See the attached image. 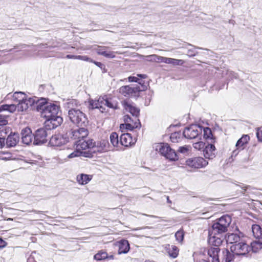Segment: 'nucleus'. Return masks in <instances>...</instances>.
<instances>
[{
	"instance_id": "f257e3e1",
	"label": "nucleus",
	"mask_w": 262,
	"mask_h": 262,
	"mask_svg": "<svg viewBox=\"0 0 262 262\" xmlns=\"http://www.w3.org/2000/svg\"><path fill=\"white\" fill-rule=\"evenodd\" d=\"M68 117L73 123L81 126L73 132L75 138L78 139L75 142L76 147H95L93 140L86 138L88 131L84 127L88 124V120L86 115L79 109L71 108L68 112Z\"/></svg>"
},
{
	"instance_id": "f03ea898",
	"label": "nucleus",
	"mask_w": 262,
	"mask_h": 262,
	"mask_svg": "<svg viewBox=\"0 0 262 262\" xmlns=\"http://www.w3.org/2000/svg\"><path fill=\"white\" fill-rule=\"evenodd\" d=\"M36 104L37 111L41 113L42 117L46 119L45 124L47 129H53L61 125L63 119L58 106L48 103L43 98L38 99Z\"/></svg>"
},
{
	"instance_id": "7ed1b4c3",
	"label": "nucleus",
	"mask_w": 262,
	"mask_h": 262,
	"mask_svg": "<svg viewBox=\"0 0 262 262\" xmlns=\"http://www.w3.org/2000/svg\"><path fill=\"white\" fill-rule=\"evenodd\" d=\"M13 99L18 102L17 110L21 112L27 110L38 100V98L36 97H28L25 93L21 92L14 93L13 95Z\"/></svg>"
},
{
	"instance_id": "20e7f679",
	"label": "nucleus",
	"mask_w": 262,
	"mask_h": 262,
	"mask_svg": "<svg viewBox=\"0 0 262 262\" xmlns=\"http://www.w3.org/2000/svg\"><path fill=\"white\" fill-rule=\"evenodd\" d=\"M231 222L232 219L229 215H224L215 220L209 229L217 232L218 233H224L227 232Z\"/></svg>"
},
{
	"instance_id": "39448f33",
	"label": "nucleus",
	"mask_w": 262,
	"mask_h": 262,
	"mask_svg": "<svg viewBox=\"0 0 262 262\" xmlns=\"http://www.w3.org/2000/svg\"><path fill=\"white\" fill-rule=\"evenodd\" d=\"M146 89V86H143L141 88L137 84L125 85L119 88V93L127 97H138L140 92L144 91Z\"/></svg>"
},
{
	"instance_id": "423d86ee",
	"label": "nucleus",
	"mask_w": 262,
	"mask_h": 262,
	"mask_svg": "<svg viewBox=\"0 0 262 262\" xmlns=\"http://www.w3.org/2000/svg\"><path fill=\"white\" fill-rule=\"evenodd\" d=\"M208 164V161L201 157L188 158L185 161L186 166L192 170L205 168Z\"/></svg>"
},
{
	"instance_id": "0eeeda50",
	"label": "nucleus",
	"mask_w": 262,
	"mask_h": 262,
	"mask_svg": "<svg viewBox=\"0 0 262 262\" xmlns=\"http://www.w3.org/2000/svg\"><path fill=\"white\" fill-rule=\"evenodd\" d=\"M231 251H233L237 255H245L250 251V247L244 240L241 241L238 243L233 245L230 247Z\"/></svg>"
},
{
	"instance_id": "6e6552de",
	"label": "nucleus",
	"mask_w": 262,
	"mask_h": 262,
	"mask_svg": "<svg viewBox=\"0 0 262 262\" xmlns=\"http://www.w3.org/2000/svg\"><path fill=\"white\" fill-rule=\"evenodd\" d=\"M202 132V128L201 126L196 124H192L185 128L183 132V135L186 138L194 139Z\"/></svg>"
},
{
	"instance_id": "1a4fd4ad",
	"label": "nucleus",
	"mask_w": 262,
	"mask_h": 262,
	"mask_svg": "<svg viewBox=\"0 0 262 262\" xmlns=\"http://www.w3.org/2000/svg\"><path fill=\"white\" fill-rule=\"evenodd\" d=\"M221 233H218L211 229L208 230V243L210 245L219 247L222 244L223 240L220 236Z\"/></svg>"
},
{
	"instance_id": "9d476101",
	"label": "nucleus",
	"mask_w": 262,
	"mask_h": 262,
	"mask_svg": "<svg viewBox=\"0 0 262 262\" xmlns=\"http://www.w3.org/2000/svg\"><path fill=\"white\" fill-rule=\"evenodd\" d=\"M47 132L44 128H39L36 132L35 135H33V145L40 146L47 141Z\"/></svg>"
},
{
	"instance_id": "9b49d317",
	"label": "nucleus",
	"mask_w": 262,
	"mask_h": 262,
	"mask_svg": "<svg viewBox=\"0 0 262 262\" xmlns=\"http://www.w3.org/2000/svg\"><path fill=\"white\" fill-rule=\"evenodd\" d=\"M22 142L26 145H33V135L31 129L25 127L21 132Z\"/></svg>"
},
{
	"instance_id": "f8f14e48",
	"label": "nucleus",
	"mask_w": 262,
	"mask_h": 262,
	"mask_svg": "<svg viewBox=\"0 0 262 262\" xmlns=\"http://www.w3.org/2000/svg\"><path fill=\"white\" fill-rule=\"evenodd\" d=\"M159 152L170 161H176L179 159L178 154L173 148H159Z\"/></svg>"
},
{
	"instance_id": "ddd939ff",
	"label": "nucleus",
	"mask_w": 262,
	"mask_h": 262,
	"mask_svg": "<svg viewBox=\"0 0 262 262\" xmlns=\"http://www.w3.org/2000/svg\"><path fill=\"white\" fill-rule=\"evenodd\" d=\"M106 96L100 97L98 100H92L90 101V105L93 108H99L101 112H103L105 110L104 106L106 104Z\"/></svg>"
},
{
	"instance_id": "4468645a",
	"label": "nucleus",
	"mask_w": 262,
	"mask_h": 262,
	"mask_svg": "<svg viewBox=\"0 0 262 262\" xmlns=\"http://www.w3.org/2000/svg\"><path fill=\"white\" fill-rule=\"evenodd\" d=\"M164 250L168 256L172 258H176L179 254V249L175 245L165 244L163 246Z\"/></svg>"
},
{
	"instance_id": "2eb2a0df",
	"label": "nucleus",
	"mask_w": 262,
	"mask_h": 262,
	"mask_svg": "<svg viewBox=\"0 0 262 262\" xmlns=\"http://www.w3.org/2000/svg\"><path fill=\"white\" fill-rule=\"evenodd\" d=\"M204 138L207 142V145L205 147H215V139L213 138L212 132L208 127H205L203 129Z\"/></svg>"
},
{
	"instance_id": "dca6fc26",
	"label": "nucleus",
	"mask_w": 262,
	"mask_h": 262,
	"mask_svg": "<svg viewBox=\"0 0 262 262\" xmlns=\"http://www.w3.org/2000/svg\"><path fill=\"white\" fill-rule=\"evenodd\" d=\"M120 144L125 147H128L129 146H133L136 142V140L133 141L131 135L130 134H124L121 135L120 138Z\"/></svg>"
},
{
	"instance_id": "f3484780",
	"label": "nucleus",
	"mask_w": 262,
	"mask_h": 262,
	"mask_svg": "<svg viewBox=\"0 0 262 262\" xmlns=\"http://www.w3.org/2000/svg\"><path fill=\"white\" fill-rule=\"evenodd\" d=\"M89 148H81V150H79L76 148V150L69 155L68 157L70 158L79 156L91 158L93 157V153L90 150H87Z\"/></svg>"
},
{
	"instance_id": "a211bd4d",
	"label": "nucleus",
	"mask_w": 262,
	"mask_h": 262,
	"mask_svg": "<svg viewBox=\"0 0 262 262\" xmlns=\"http://www.w3.org/2000/svg\"><path fill=\"white\" fill-rule=\"evenodd\" d=\"M19 141V134L11 133L6 139V144L9 147L15 146Z\"/></svg>"
},
{
	"instance_id": "6ab92c4d",
	"label": "nucleus",
	"mask_w": 262,
	"mask_h": 262,
	"mask_svg": "<svg viewBox=\"0 0 262 262\" xmlns=\"http://www.w3.org/2000/svg\"><path fill=\"white\" fill-rule=\"evenodd\" d=\"M116 246L118 247V254H119L127 253L130 249L128 242L126 239H121L117 242Z\"/></svg>"
},
{
	"instance_id": "aec40b11",
	"label": "nucleus",
	"mask_w": 262,
	"mask_h": 262,
	"mask_svg": "<svg viewBox=\"0 0 262 262\" xmlns=\"http://www.w3.org/2000/svg\"><path fill=\"white\" fill-rule=\"evenodd\" d=\"M66 138L60 135L53 136L50 139V143L52 146L58 147L64 145L67 142Z\"/></svg>"
},
{
	"instance_id": "412c9836",
	"label": "nucleus",
	"mask_w": 262,
	"mask_h": 262,
	"mask_svg": "<svg viewBox=\"0 0 262 262\" xmlns=\"http://www.w3.org/2000/svg\"><path fill=\"white\" fill-rule=\"evenodd\" d=\"M220 252L219 247H210L207 250L208 255L212 258V262H220L219 254Z\"/></svg>"
},
{
	"instance_id": "4be33fe9",
	"label": "nucleus",
	"mask_w": 262,
	"mask_h": 262,
	"mask_svg": "<svg viewBox=\"0 0 262 262\" xmlns=\"http://www.w3.org/2000/svg\"><path fill=\"white\" fill-rule=\"evenodd\" d=\"M6 125L0 124V145L1 147L5 146V139L4 137L11 130L10 128Z\"/></svg>"
},
{
	"instance_id": "5701e85b",
	"label": "nucleus",
	"mask_w": 262,
	"mask_h": 262,
	"mask_svg": "<svg viewBox=\"0 0 262 262\" xmlns=\"http://www.w3.org/2000/svg\"><path fill=\"white\" fill-rule=\"evenodd\" d=\"M147 76L145 74H137L136 76H129L128 77V80L129 82H135L138 83L141 88H143V86H146L144 85V82H143L142 79L146 78Z\"/></svg>"
},
{
	"instance_id": "b1692460",
	"label": "nucleus",
	"mask_w": 262,
	"mask_h": 262,
	"mask_svg": "<svg viewBox=\"0 0 262 262\" xmlns=\"http://www.w3.org/2000/svg\"><path fill=\"white\" fill-rule=\"evenodd\" d=\"M124 106L125 110L128 111L133 116L137 118L139 115L140 110L134 106L133 104L124 102Z\"/></svg>"
},
{
	"instance_id": "393cba45",
	"label": "nucleus",
	"mask_w": 262,
	"mask_h": 262,
	"mask_svg": "<svg viewBox=\"0 0 262 262\" xmlns=\"http://www.w3.org/2000/svg\"><path fill=\"white\" fill-rule=\"evenodd\" d=\"M92 179V176L81 174L77 176V181L80 185H85L88 184Z\"/></svg>"
},
{
	"instance_id": "a878e982",
	"label": "nucleus",
	"mask_w": 262,
	"mask_h": 262,
	"mask_svg": "<svg viewBox=\"0 0 262 262\" xmlns=\"http://www.w3.org/2000/svg\"><path fill=\"white\" fill-rule=\"evenodd\" d=\"M257 240L251 243L250 250L253 252H257L262 249V238H256Z\"/></svg>"
},
{
	"instance_id": "bb28decb",
	"label": "nucleus",
	"mask_w": 262,
	"mask_h": 262,
	"mask_svg": "<svg viewBox=\"0 0 262 262\" xmlns=\"http://www.w3.org/2000/svg\"><path fill=\"white\" fill-rule=\"evenodd\" d=\"M203 155L206 159H212L216 154V148H203Z\"/></svg>"
},
{
	"instance_id": "cd10ccee",
	"label": "nucleus",
	"mask_w": 262,
	"mask_h": 262,
	"mask_svg": "<svg viewBox=\"0 0 262 262\" xmlns=\"http://www.w3.org/2000/svg\"><path fill=\"white\" fill-rule=\"evenodd\" d=\"M242 239L237 234L231 233L229 234L227 238L226 241L228 243L236 244L238 243Z\"/></svg>"
},
{
	"instance_id": "c85d7f7f",
	"label": "nucleus",
	"mask_w": 262,
	"mask_h": 262,
	"mask_svg": "<svg viewBox=\"0 0 262 262\" xmlns=\"http://www.w3.org/2000/svg\"><path fill=\"white\" fill-rule=\"evenodd\" d=\"M252 231L253 235L255 238H262V228L259 225H253Z\"/></svg>"
},
{
	"instance_id": "c756f323",
	"label": "nucleus",
	"mask_w": 262,
	"mask_h": 262,
	"mask_svg": "<svg viewBox=\"0 0 262 262\" xmlns=\"http://www.w3.org/2000/svg\"><path fill=\"white\" fill-rule=\"evenodd\" d=\"M164 60H165L164 61V63L167 64H171L173 66H182L185 63V61L182 59H177L174 58L166 57Z\"/></svg>"
},
{
	"instance_id": "7c9ffc66",
	"label": "nucleus",
	"mask_w": 262,
	"mask_h": 262,
	"mask_svg": "<svg viewBox=\"0 0 262 262\" xmlns=\"http://www.w3.org/2000/svg\"><path fill=\"white\" fill-rule=\"evenodd\" d=\"M250 140V137L248 135H244L243 136L237 141L236 143V147H242L246 146L249 141Z\"/></svg>"
},
{
	"instance_id": "2f4dec72",
	"label": "nucleus",
	"mask_w": 262,
	"mask_h": 262,
	"mask_svg": "<svg viewBox=\"0 0 262 262\" xmlns=\"http://www.w3.org/2000/svg\"><path fill=\"white\" fill-rule=\"evenodd\" d=\"M138 125H140V123L139 122V120L137 119V120L135 121L134 125L130 124V123L121 124L120 125V128L121 129H123V128H125L127 130H132L134 128H137L138 127Z\"/></svg>"
},
{
	"instance_id": "473e14b6",
	"label": "nucleus",
	"mask_w": 262,
	"mask_h": 262,
	"mask_svg": "<svg viewBox=\"0 0 262 262\" xmlns=\"http://www.w3.org/2000/svg\"><path fill=\"white\" fill-rule=\"evenodd\" d=\"M224 259L225 262H232L235 258L234 253L233 251H229L228 249H225L223 251Z\"/></svg>"
},
{
	"instance_id": "72a5a7b5",
	"label": "nucleus",
	"mask_w": 262,
	"mask_h": 262,
	"mask_svg": "<svg viewBox=\"0 0 262 262\" xmlns=\"http://www.w3.org/2000/svg\"><path fill=\"white\" fill-rule=\"evenodd\" d=\"M16 109H17V105L11 104H3L0 106V113L7 111L10 113L14 112Z\"/></svg>"
},
{
	"instance_id": "f704fd0d",
	"label": "nucleus",
	"mask_w": 262,
	"mask_h": 262,
	"mask_svg": "<svg viewBox=\"0 0 262 262\" xmlns=\"http://www.w3.org/2000/svg\"><path fill=\"white\" fill-rule=\"evenodd\" d=\"M106 104H105V106L109 108H112L113 109H117L118 108V102L115 100H114L111 98H108L107 96L106 97Z\"/></svg>"
},
{
	"instance_id": "c9c22d12",
	"label": "nucleus",
	"mask_w": 262,
	"mask_h": 262,
	"mask_svg": "<svg viewBox=\"0 0 262 262\" xmlns=\"http://www.w3.org/2000/svg\"><path fill=\"white\" fill-rule=\"evenodd\" d=\"M107 256L108 254L106 252L100 250L94 255V258L97 260H101L106 259Z\"/></svg>"
},
{
	"instance_id": "e433bc0d",
	"label": "nucleus",
	"mask_w": 262,
	"mask_h": 262,
	"mask_svg": "<svg viewBox=\"0 0 262 262\" xmlns=\"http://www.w3.org/2000/svg\"><path fill=\"white\" fill-rule=\"evenodd\" d=\"M110 141L112 145L115 147L118 146V135L116 132H113L110 136Z\"/></svg>"
},
{
	"instance_id": "4c0bfd02",
	"label": "nucleus",
	"mask_w": 262,
	"mask_h": 262,
	"mask_svg": "<svg viewBox=\"0 0 262 262\" xmlns=\"http://www.w3.org/2000/svg\"><path fill=\"white\" fill-rule=\"evenodd\" d=\"M185 232L183 229H180L178 230L175 233V237L176 240L180 243L182 244L184 237Z\"/></svg>"
},
{
	"instance_id": "58836bf2",
	"label": "nucleus",
	"mask_w": 262,
	"mask_h": 262,
	"mask_svg": "<svg viewBox=\"0 0 262 262\" xmlns=\"http://www.w3.org/2000/svg\"><path fill=\"white\" fill-rule=\"evenodd\" d=\"M13 156L11 153L8 151H1L0 152V159L8 160L13 159Z\"/></svg>"
},
{
	"instance_id": "ea45409f",
	"label": "nucleus",
	"mask_w": 262,
	"mask_h": 262,
	"mask_svg": "<svg viewBox=\"0 0 262 262\" xmlns=\"http://www.w3.org/2000/svg\"><path fill=\"white\" fill-rule=\"evenodd\" d=\"M99 55L104 56L108 58H114L115 57V52L105 50L104 52H99Z\"/></svg>"
},
{
	"instance_id": "a19ab883",
	"label": "nucleus",
	"mask_w": 262,
	"mask_h": 262,
	"mask_svg": "<svg viewBox=\"0 0 262 262\" xmlns=\"http://www.w3.org/2000/svg\"><path fill=\"white\" fill-rule=\"evenodd\" d=\"M181 137V132H174L171 134L170 139L172 142H178Z\"/></svg>"
},
{
	"instance_id": "79ce46f5",
	"label": "nucleus",
	"mask_w": 262,
	"mask_h": 262,
	"mask_svg": "<svg viewBox=\"0 0 262 262\" xmlns=\"http://www.w3.org/2000/svg\"><path fill=\"white\" fill-rule=\"evenodd\" d=\"M149 57L151 58V60H153V61H155L156 62H163V63H164V61L165 60L164 59H166V58L165 57L155 55V54L151 55Z\"/></svg>"
},
{
	"instance_id": "37998d69",
	"label": "nucleus",
	"mask_w": 262,
	"mask_h": 262,
	"mask_svg": "<svg viewBox=\"0 0 262 262\" xmlns=\"http://www.w3.org/2000/svg\"><path fill=\"white\" fill-rule=\"evenodd\" d=\"M8 124V120H7L6 115L0 114V124L7 125Z\"/></svg>"
},
{
	"instance_id": "c03bdc74",
	"label": "nucleus",
	"mask_w": 262,
	"mask_h": 262,
	"mask_svg": "<svg viewBox=\"0 0 262 262\" xmlns=\"http://www.w3.org/2000/svg\"><path fill=\"white\" fill-rule=\"evenodd\" d=\"M256 129V137L259 142H262V130L260 128L257 127Z\"/></svg>"
},
{
	"instance_id": "a18cd8bd",
	"label": "nucleus",
	"mask_w": 262,
	"mask_h": 262,
	"mask_svg": "<svg viewBox=\"0 0 262 262\" xmlns=\"http://www.w3.org/2000/svg\"><path fill=\"white\" fill-rule=\"evenodd\" d=\"M198 145L199 147H205L207 145V142L205 143L202 141L196 142L193 144V147H197Z\"/></svg>"
},
{
	"instance_id": "49530a36",
	"label": "nucleus",
	"mask_w": 262,
	"mask_h": 262,
	"mask_svg": "<svg viewBox=\"0 0 262 262\" xmlns=\"http://www.w3.org/2000/svg\"><path fill=\"white\" fill-rule=\"evenodd\" d=\"M107 48H108V47L106 46H98L97 48L95 49V50L97 53L99 55V52H104Z\"/></svg>"
},
{
	"instance_id": "de8ad7c7",
	"label": "nucleus",
	"mask_w": 262,
	"mask_h": 262,
	"mask_svg": "<svg viewBox=\"0 0 262 262\" xmlns=\"http://www.w3.org/2000/svg\"><path fill=\"white\" fill-rule=\"evenodd\" d=\"M156 147H170V146L167 143H159L157 144Z\"/></svg>"
},
{
	"instance_id": "09e8293b",
	"label": "nucleus",
	"mask_w": 262,
	"mask_h": 262,
	"mask_svg": "<svg viewBox=\"0 0 262 262\" xmlns=\"http://www.w3.org/2000/svg\"><path fill=\"white\" fill-rule=\"evenodd\" d=\"M7 242L3 240L2 238H0V248H3L7 246Z\"/></svg>"
},
{
	"instance_id": "8fccbe9b",
	"label": "nucleus",
	"mask_w": 262,
	"mask_h": 262,
	"mask_svg": "<svg viewBox=\"0 0 262 262\" xmlns=\"http://www.w3.org/2000/svg\"><path fill=\"white\" fill-rule=\"evenodd\" d=\"M124 120L125 122V123H130L131 121H132V118L129 115H125L124 117Z\"/></svg>"
},
{
	"instance_id": "3c124183",
	"label": "nucleus",
	"mask_w": 262,
	"mask_h": 262,
	"mask_svg": "<svg viewBox=\"0 0 262 262\" xmlns=\"http://www.w3.org/2000/svg\"><path fill=\"white\" fill-rule=\"evenodd\" d=\"M82 60L89 61V62H93V60L90 58L88 57L87 56H83Z\"/></svg>"
},
{
	"instance_id": "603ef678",
	"label": "nucleus",
	"mask_w": 262,
	"mask_h": 262,
	"mask_svg": "<svg viewBox=\"0 0 262 262\" xmlns=\"http://www.w3.org/2000/svg\"><path fill=\"white\" fill-rule=\"evenodd\" d=\"M179 151L181 153L186 154L188 152L189 148H180Z\"/></svg>"
},
{
	"instance_id": "864d4df0",
	"label": "nucleus",
	"mask_w": 262,
	"mask_h": 262,
	"mask_svg": "<svg viewBox=\"0 0 262 262\" xmlns=\"http://www.w3.org/2000/svg\"><path fill=\"white\" fill-rule=\"evenodd\" d=\"M93 62L97 66L100 68L101 69H102V67L104 66V65L101 62H100L93 61Z\"/></svg>"
},
{
	"instance_id": "5fc2aeb1",
	"label": "nucleus",
	"mask_w": 262,
	"mask_h": 262,
	"mask_svg": "<svg viewBox=\"0 0 262 262\" xmlns=\"http://www.w3.org/2000/svg\"><path fill=\"white\" fill-rule=\"evenodd\" d=\"M248 187H249L248 186H246V185H243V186H241V188L243 190V192H246L247 191Z\"/></svg>"
},
{
	"instance_id": "6e6d98bb",
	"label": "nucleus",
	"mask_w": 262,
	"mask_h": 262,
	"mask_svg": "<svg viewBox=\"0 0 262 262\" xmlns=\"http://www.w3.org/2000/svg\"><path fill=\"white\" fill-rule=\"evenodd\" d=\"M66 58L69 59H75V55H67Z\"/></svg>"
},
{
	"instance_id": "4d7b16f0",
	"label": "nucleus",
	"mask_w": 262,
	"mask_h": 262,
	"mask_svg": "<svg viewBox=\"0 0 262 262\" xmlns=\"http://www.w3.org/2000/svg\"><path fill=\"white\" fill-rule=\"evenodd\" d=\"M114 258V255L113 254H111L110 255H108V256L106 258V259H113Z\"/></svg>"
},
{
	"instance_id": "13d9d810",
	"label": "nucleus",
	"mask_w": 262,
	"mask_h": 262,
	"mask_svg": "<svg viewBox=\"0 0 262 262\" xmlns=\"http://www.w3.org/2000/svg\"><path fill=\"white\" fill-rule=\"evenodd\" d=\"M82 57H83V56H81V55H77V56L75 55V59L82 60Z\"/></svg>"
},
{
	"instance_id": "bf43d9fd",
	"label": "nucleus",
	"mask_w": 262,
	"mask_h": 262,
	"mask_svg": "<svg viewBox=\"0 0 262 262\" xmlns=\"http://www.w3.org/2000/svg\"><path fill=\"white\" fill-rule=\"evenodd\" d=\"M198 262H209L208 261L206 260H205V259H201V260H200Z\"/></svg>"
},
{
	"instance_id": "052dcab7",
	"label": "nucleus",
	"mask_w": 262,
	"mask_h": 262,
	"mask_svg": "<svg viewBox=\"0 0 262 262\" xmlns=\"http://www.w3.org/2000/svg\"><path fill=\"white\" fill-rule=\"evenodd\" d=\"M229 23H230V24H232L234 25V24L235 21H234V20H230L229 21Z\"/></svg>"
},
{
	"instance_id": "680f3d73",
	"label": "nucleus",
	"mask_w": 262,
	"mask_h": 262,
	"mask_svg": "<svg viewBox=\"0 0 262 262\" xmlns=\"http://www.w3.org/2000/svg\"><path fill=\"white\" fill-rule=\"evenodd\" d=\"M34 212L36 213H38V214H41L42 213V211H34Z\"/></svg>"
},
{
	"instance_id": "e2e57ef3",
	"label": "nucleus",
	"mask_w": 262,
	"mask_h": 262,
	"mask_svg": "<svg viewBox=\"0 0 262 262\" xmlns=\"http://www.w3.org/2000/svg\"><path fill=\"white\" fill-rule=\"evenodd\" d=\"M20 46L21 47V49H23V48H25L27 46V45H21Z\"/></svg>"
},
{
	"instance_id": "0e129e2a",
	"label": "nucleus",
	"mask_w": 262,
	"mask_h": 262,
	"mask_svg": "<svg viewBox=\"0 0 262 262\" xmlns=\"http://www.w3.org/2000/svg\"><path fill=\"white\" fill-rule=\"evenodd\" d=\"M144 262H156L153 260H146Z\"/></svg>"
},
{
	"instance_id": "69168bd1",
	"label": "nucleus",
	"mask_w": 262,
	"mask_h": 262,
	"mask_svg": "<svg viewBox=\"0 0 262 262\" xmlns=\"http://www.w3.org/2000/svg\"><path fill=\"white\" fill-rule=\"evenodd\" d=\"M18 46H15V47H14V48H15V49H16V48H18Z\"/></svg>"
},
{
	"instance_id": "338daca9",
	"label": "nucleus",
	"mask_w": 262,
	"mask_h": 262,
	"mask_svg": "<svg viewBox=\"0 0 262 262\" xmlns=\"http://www.w3.org/2000/svg\"><path fill=\"white\" fill-rule=\"evenodd\" d=\"M13 49H10V50H9V51H12Z\"/></svg>"
},
{
	"instance_id": "774afa93",
	"label": "nucleus",
	"mask_w": 262,
	"mask_h": 262,
	"mask_svg": "<svg viewBox=\"0 0 262 262\" xmlns=\"http://www.w3.org/2000/svg\"><path fill=\"white\" fill-rule=\"evenodd\" d=\"M201 149H202V148H199V150H200Z\"/></svg>"
}]
</instances>
